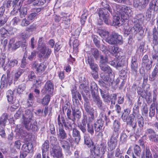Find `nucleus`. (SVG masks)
<instances>
[{
    "label": "nucleus",
    "mask_w": 158,
    "mask_h": 158,
    "mask_svg": "<svg viewBox=\"0 0 158 158\" xmlns=\"http://www.w3.org/2000/svg\"><path fill=\"white\" fill-rule=\"evenodd\" d=\"M117 99V95L116 94H112L109 95L104 102L107 103H115Z\"/></svg>",
    "instance_id": "nucleus-17"
},
{
    "label": "nucleus",
    "mask_w": 158,
    "mask_h": 158,
    "mask_svg": "<svg viewBox=\"0 0 158 158\" xmlns=\"http://www.w3.org/2000/svg\"><path fill=\"white\" fill-rule=\"evenodd\" d=\"M19 10L20 17L23 18L24 17L27 13V8L24 7L23 8H20Z\"/></svg>",
    "instance_id": "nucleus-56"
},
{
    "label": "nucleus",
    "mask_w": 158,
    "mask_h": 158,
    "mask_svg": "<svg viewBox=\"0 0 158 158\" xmlns=\"http://www.w3.org/2000/svg\"><path fill=\"white\" fill-rule=\"evenodd\" d=\"M58 137L60 139H64L67 137V134L64 130L63 127L58 128V132L57 134Z\"/></svg>",
    "instance_id": "nucleus-19"
},
{
    "label": "nucleus",
    "mask_w": 158,
    "mask_h": 158,
    "mask_svg": "<svg viewBox=\"0 0 158 158\" xmlns=\"http://www.w3.org/2000/svg\"><path fill=\"white\" fill-rule=\"evenodd\" d=\"M112 7L114 10L119 13L121 18L123 20L127 19L133 14V11L130 7H122L121 5L116 4H113Z\"/></svg>",
    "instance_id": "nucleus-1"
},
{
    "label": "nucleus",
    "mask_w": 158,
    "mask_h": 158,
    "mask_svg": "<svg viewBox=\"0 0 158 158\" xmlns=\"http://www.w3.org/2000/svg\"><path fill=\"white\" fill-rule=\"evenodd\" d=\"M32 120H23V123L25 128L28 130H31L34 131H38V126L37 125V122L35 121L32 123L31 121Z\"/></svg>",
    "instance_id": "nucleus-3"
},
{
    "label": "nucleus",
    "mask_w": 158,
    "mask_h": 158,
    "mask_svg": "<svg viewBox=\"0 0 158 158\" xmlns=\"http://www.w3.org/2000/svg\"><path fill=\"white\" fill-rule=\"evenodd\" d=\"M23 1L21 2L20 0H13L12 2L13 6H15V7H18L20 8L21 7V4Z\"/></svg>",
    "instance_id": "nucleus-58"
},
{
    "label": "nucleus",
    "mask_w": 158,
    "mask_h": 158,
    "mask_svg": "<svg viewBox=\"0 0 158 158\" xmlns=\"http://www.w3.org/2000/svg\"><path fill=\"white\" fill-rule=\"evenodd\" d=\"M33 115L31 110L28 109L25 111L24 114L23 115V120H32Z\"/></svg>",
    "instance_id": "nucleus-25"
},
{
    "label": "nucleus",
    "mask_w": 158,
    "mask_h": 158,
    "mask_svg": "<svg viewBox=\"0 0 158 158\" xmlns=\"http://www.w3.org/2000/svg\"><path fill=\"white\" fill-rule=\"evenodd\" d=\"M23 72V70L19 69L17 72L15 74L14 78V83L15 84H17L18 83V82L19 81V79L20 77Z\"/></svg>",
    "instance_id": "nucleus-24"
},
{
    "label": "nucleus",
    "mask_w": 158,
    "mask_h": 158,
    "mask_svg": "<svg viewBox=\"0 0 158 158\" xmlns=\"http://www.w3.org/2000/svg\"><path fill=\"white\" fill-rule=\"evenodd\" d=\"M139 63L137 58L135 56L132 57L131 64V71L134 76H136L138 72Z\"/></svg>",
    "instance_id": "nucleus-8"
},
{
    "label": "nucleus",
    "mask_w": 158,
    "mask_h": 158,
    "mask_svg": "<svg viewBox=\"0 0 158 158\" xmlns=\"http://www.w3.org/2000/svg\"><path fill=\"white\" fill-rule=\"evenodd\" d=\"M32 67L36 70L37 73L43 72L46 68V66L43 63H39L37 61H35L33 62Z\"/></svg>",
    "instance_id": "nucleus-9"
},
{
    "label": "nucleus",
    "mask_w": 158,
    "mask_h": 158,
    "mask_svg": "<svg viewBox=\"0 0 158 158\" xmlns=\"http://www.w3.org/2000/svg\"><path fill=\"white\" fill-rule=\"evenodd\" d=\"M1 89H2L3 88H6L8 86V83L7 82V81L6 80L5 77H4L3 75L1 79Z\"/></svg>",
    "instance_id": "nucleus-47"
},
{
    "label": "nucleus",
    "mask_w": 158,
    "mask_h": 158,
    "mask_svg": "<svg viewBox=\"0 0 158 158\" xmlns=\"http://www.w3.org/2000/svg\"><path fill=\"white\" fill-rule=\"evenodd\" d=\"M143 98H145L148 104L150 103L152 101V94L150 93H147L146 92L143 96Z\"/></svg>",
    "instance_id": "nucleus-45"
},
{
    "label": "nucleus",
    "mask_w": 158,
    "mask_h": 158,
    "mask_svg": "<svg viewBox=\"0 0 158 158\" xmlns=\"http://www.w3.org/2000/svg\"><path fill=\"white\" fill-rule=\"evenodd\" d=\"M26 56H25L24 55L21 60L20 66L22 68H26V65L27 64V63L26 61Z\"/></svg>",
    "instance_id": "nucleus-63"
},
{
    "label": "nucleus",
    "mask_w": 158,
    "mask_h": 158,
    "mask_svg": "<svg viewBox=\"0 0 158 158\" xmlns=\"http://www.w3.org/2000/svg\"><path fill=\"white\" fill-rule=\"evenodd\" d=\"M84 108L86 112L88 114L94 113L95 110L94 108L91 106L88 98H84Z\"/></svg>",
    "instance_id": "nucleus-10"
},
{
    "label": "nucleus",
    "mask_w": 158,
    "mask_h": 158,
    "mask_svg": "<svg viewBox=\"0 0 158 158\" xmlns=\"http://www.w3.org/2000/svg\"><path fill=\"white\" fill-rule=\"evenodd\" d=\"M106 41L111 45L116 44L117 41L115 40L114 32H113L110 36L107 37L106 39Z\"/></svg>",
    "instance_id": "nucleus-26"
},
{
    "label": "nucleus",
    "mask_w": 158,
    "mask_h": 158,
    "mask_svg": "<svg viewBox=\"0 0 158 158\" xmlns=\"http://www.w3.org/2000/svg\"><path fill=\"white\" fill-rule=\"evenodd\" d=\"M149 6L150 10H153L154 11L158 10V0H152Z\"/></svg>",
    "instance_id": "nucleus-23"
},
{
    "label": "nucleus",
    "mask_w": 158,
    "mask_h": 158,
    "mask_svg": "<svg viewBox=\"0 0 158 158\" xmlns=\"http://www.w3.org/2000/svg\"><path fill=\"white\" fill-rule=\"evenodd\" d=\"M120 121L118 120H115L113 123V130L116 131H120Z\"/></svg>",
    "instance_id": "nucleus-43"
},
{
    "label": "nucleus",
    "mask_w": 158,
    "mask_h": 158,
    "mask_svg": "<svg viewBox=\"0 0 158 158\" xmlns=\"http://www.w3.org/2000/svg\"><path fill=\"white\" fill-rule=\"evenodd\" d=\"M90 87L92 97L98 95V89L96 83L94 82L91 83Z\"/></svg>",
    "instance_id": "nucleus-21"
},
{
    "label": "nucleus",
    "mask_w": 158,
    "mask_h": 158,
    "mask_svg": "<svg viewBox=\"0 0 158 158\" xmlns=\"http://www.w3.org/2000/svg\"><path fill=\"white\" fill-rule=\"evenodd\" d=\"M26 85L24 83H22L19 85L17 89V92L19 94H20L25 89Z\"/></svg>",
    "instance_id": "nucleus-55"
},
{
    "label": "nucleus",
    "mask_w": 158,
    "mask_h": 158,
    "mask_svg": "<svg viewBox=\"0 0 158 158\" xmlns=\"http://www.w3.org/2000/svg\"><path fill=\"white\" fill-rule=\"evenodd\" d=\"M149 139L155 143H158V135L156 133L152 135L148 136Z\"/></svg>",
    "instance_id": "nucleus-52"
},
{
    "label": "nucleus",
    "mask_w": 158,
    "mask_h": 158,
    "mask_svg": "<svg viewBox=\"0 0 158 158\" xmlns=\"http://www.w3.org/2000/svg\"><path fill=\"white\" fill-rule=\"evenodd\" d=\"M90 116L88 117L86 115H84L83 116V119H85L86 122V123L90 124V123L92 122L94 119V113L89 114Z\"/></svg>",
    "instance_id": "nucleus-27"
},
{
    "label": "nucleus",
    "mask_w": 158,
    "mask_h": 158,
    "mask_svg": "<svg viewBox=\"0 0 158 158\" xmlns=\"http://www.w3.org/2000/svg\"><path fill=\"white\" fill-rule=\"evenodd\" d=\"M6 80L9 85L12 83L13 77L10 73V70L8 69L6 71Z\"/></svg>",
    "instance_id": "nucleus-34"
},
{
    "label": "nucleus",
    "mask_w": 158,
    "mask_h": 158,
    "mask_svg": "<svg viewBox=\"0 0 158 158\" xmlns=\"http://www.w3.org/2000/svg\"><path fill=\"white\" fill-rule=\"evenodd\" d=\"M108 51L112 54H117L119 52L118 47L117 45H111L109 46Z\"/></svg>",
    "instance_id": "nucleus-31"
},
{
    "label": "nucleus",
    "mask_w": 158,
    "mask_h": 158,
    "mask_svg": "<svg viewBox=\"0 0 158 158\" xmlns=\"http://www.w3.org/2000/svg\"><path fill=\"white\" fill-rule=\"evenodd\" d=\"M100 67L102 70L110 74L111 73L112 70L110 68L104 64H100Z\"/></svg>",
    "instance_id": "nucleus-32"
},
{
    "label": "nucleus",
    "mask_w": 158,
    "mask_h": 158,
    "mask_svg": "<svg viewBox=\"0 0 158 158\" xmlns=\"http://www.w3.org/2000/svg\"><path fill=\"white\" fill-rule=\"evenodd\" d=\"M86 122L85 120V119H82L81 121V123L78 126V127L83 133H85L86 132Z\"/></svg>",
    "instance_id": "nucleus-29"
},
{
    "label": "nucleus",
    "mask_w": 158,
    "mask_h": 158,
    "mask_svg": "<svg viewBox=\"0 0 158 158\" xmlns=\"http://www.w3.org/2000/svg\"><path fill=\"white\" fill-rule=\"evenodd\" d=\"M91 53L94 58L96 60H97L99 58V57L101 55L98 50L97 49L95 48L92 49Z\"/></svg>",
    "instance_id": "nucleus-40"
},
{
    "label": "nucleus",
    "mask_w": 158,
    "mask_h": 158,
    "mask_svg": "<svg viewBox=\"0 0 158 158\" xmlns=\"http://www.w3.org/2000/svg\"><path fill=\"white\" fill-rule=\"evenodd\" d=\"M6 97L9 102H12L14 99L13 91L11 90H8L6 93Z\"/></svg>",
    "instance_id": "nucleus-42"
},
{
    "label": "nucleus",
    "mask_w": 158,
    "mask_h": 158,
    "mask_svg": "<svg viewBox=\"0 0 158 158\" xmlns=\"http://www.w3.org/2000/svg\"><path fill=\"white\" fill-rule=\"evenodd\" d=\"M115 40L117 41L116 44H121L123 43V40L122 36L114 32Z\"/></svg>",
    "instance_id": "nucleus-37"
},
{
    "label": "nucleus",
    "mask_w": 158,
    "mask_h": 158,
    "mask_svg": "<svg viewBox=\"0 0 158 158\" xmlns=\"http://www.w3.org/2000/svg\"><path fill=\"white\" fill-rule=\"evenodd\" d=\"M124 20L121 18L119 13L117 12V15L113 16L112 24L113 26L119 27L122 25Z\"/></svg>",
    "instance_id": "nucleus-12"
},
{
    "label": "nucleus",
    "mask_w": 158,
    "mask_h": 158,
    "mask_svg": "<svg viewBox=\"0 0 158 158\" xmlns=\"http://www.w3.org/2000/svg\"><path fill=\"white\" fill-rule=\"evenodd\" d=\"M144 45L145 43L144 42H142L140 43L139 48L140 52H141L142 54L144 53L147 51L146 49L144 48Z\"/></svg>",
    "instance_id": "nucleus-64"
},
{
    "label": "nucleus",
    "mask_w": 158,
    "mask_h": 158,
    "mask_svg": "<svg viewBox=\"0 0 158 158\" xmlns=\"http://www.w3.org/2000/svg\"><path fill=\"white\" fill-rule=\"evenodd\" d=\"M104 122L101 119L98 120L94 124L95 131L98 132L102 131Z\"/></svg>",
    "instance_id": "nucleus-16"
},
{
    "label": "nucleus",
    "mask_w": 158,
    "mask_h": 158,
    "mask_svg": "<svg viewBox=\"0 0 158 158\" xmlns=\"http://www.w3.org/2000/svg\"><path fill=\"white\" fill-rule=\"evenodd\" d=\"M30 152L29 149H22L20 151V155L19 157L20 158H25L27 156V154Z\"/></svg>",
    "instance_id": "nucleus-50"
},
{
    "label": "nucleus",
    "mask_w": 158,
    "mask_h": 158,
    "mask_svg": "<svg viewBox=\"0 0 158 158\" xmlns=\"http://www.w3.org/2000/svg\"><path fill=\"white\" fill-rule=\"evenodd\" d=\"M72 96L73 99L78 98L80 100L81 99V97L80 94L76 89H73L72 91Z\"/></svg>",
    "instance_id": "nucleus-39"
},
{
    "label": "nucleus",
    "mask_w": 158,
    "mask_h": 158,
    "mask_svg": "<svg viewBox=\"0 0 158 158\" xmlns=\"http://www.w3.org/2000/svg\"><path fill=\"white\" fill-rule=\"evenodd\" d=\"M7 19L6 15H0V27L5 24L7 20Z\"/></svg>",
    "instance_id": "nucleus-46"
},
{
    "label": "nucleus",
    "mask_w": 158,
    "mask_h": 158,
    "mask_svg": "<svg viewBox=\"0 0 158 158\" xmlns=\"http://www.w3.org/2000/svg\"><path fill=\"white\" fill-rule=\"evenodd\" d=\"M36 78V76L34 72L32 71H30L28 76V79L29 81H33L35 80Z\"/></svg>",
    "instance_id": "nucleus-54"
},
{
    "label": "nucleus",
    "mask_w": 158,
    "mask_h": 158,
    "mask_svg": "<svg viewBox=\"0 0 158 158\" xmlns=\"http://www.w3.org/2000/svg\"><path fill=\"white\" fill-rule=\"evenodd\" d=\"M61 119L65 129L68 131L69 132V135H70V132L72 130L73 128V127L75 125L73 119H66L65 120L63 117H61Z\"/></svg>",
    "instance_id": "nucleus-4"
},
{
    "label": "nucleus",
    "mask_w": 158,
    "mask_h": 158,
    "mask_svg": "<svg viewBox=\"0 0 158 158\" xmlns=\"http://www.w3.org/2000/svg\"><path fill=\"white\" fill-rule=\"evenodd\" d=\"M98 33L101 37H105L108 36L109 34V32L106 31L105 30L98 29Z\"/></svg>",
    "instance_id": "nucleus-51"
},
{
    "label": "nucleus",
    "mask_w": 158,
    "mask_h": 158,
    "mask_svg": "<svg viewBox=\"0 0 158 158\" xmlns=\"http://www.w3.org/2000/svg\"><path fill=\"white\" fill-rule=\"evenodd\" d=\"M117 144V140L110 138L108 142V146L110 148H115Z\"/></svg>",
    "instance_id": "nucleus-44"
},
{
    "label": "nucleus",
    "mask_w": 158,
    "mask_h": 158,
    "mask_svg": "<svg viewBox=\"0 0 158 158\" xmlns=\"http://www.w3.org/2000/svg\"><path fill=\"white\" fill-rule=\"evenodd\" d=\"M135 116L133 114H130V116L125 122L127 125L131 127L134 129H135L137 127V121L134 119Z\"/></svg>",
    "instance_id": "nucleus-11"
},
{
    "label": "nucleus",
    "mask_w": 158,
    "mask_h": 158,
    "mask_svg": "<svg viewBox=\"0 0 158 158\" xmlns=\"http://www.w3.org/2000/svg\"><path fill=\"white\" fill-rule=\"evenodd\" d=\"M131 112V110L129 108L125 109L121 117L123 121L124 122L127 121L130 116L129 115Z\"/></svg>",
    "instance_id": "nucleus-22"
},
{
    "label": "nucleus",
    "mask_w": 158,
    "mask_h": 158,
    "mask_svg": "<svg viewBox=\"0 0 158 158\" xmlns=\"http://www.w3.org/2000/svg\"><path fill=\"white\" fill-rule=\"evenodd\" d=\"M51 154L54 157L58 158H63L61 151L60 149H52L50 152Z\"/></svg>",
    "instance_id": "nucleus-20"
},
{
    "label": "nucleus",
    "mask_w": 158,
    "mask_h": 158,
    "mask_svg": "<svg viewBox=\"0 0 158 158\" xmlns=\"http://www.w3.org/2000/svg\"><path fill=\"white\" fill-rule=\"evenodd\" d=\"M72 130V136L74 137L75 141L76 143H78L81 139L80 132L75 127H74Z\"/></svg>",
    "instance_id": "nucleus-18"
},
{
    "label": "nucleus",
    "mask_w": 158,
    "mask_h": 158,
    "mask_svg": "<svg viewBox=\"0 0 158 158\" xmlns=\"http://www.w3.org/2000/svg\"><path fill=\"white\" fill-rule=\"evenodd\" d=\"M38 50L39 52L38 57L40 60L42 59H48L52 52L51 50L49 48V47L46 46V45L44 46L43 48H42Z\"/></svg>",
    "instance_id": "nucleus-2"
},
{
    "label": "nucleus",
    "mask_w": 158,
    "mask_h": 158,
    "mask_svg": "<svg viewBox=\"0 0 158 158\" xmlns=\"http://www.w3.org/2000/svg\"><path fill=\"white\" fill-rule=\"evenodd\" d=\"M149 139L155 143H158V135L156 133L152 135L148 136Z\"/></svg>",
    "instance_id": "nucleus-53"
},
{
    "label": "nucleus",
    "mask_w": 158,
    "mask_h": 158,
    "mask_svg": "<svg viewBox=\"0 0 158 158\" xmlns=\"http://www.w3.org/2000/svg\"><path fill=\"white\" fill-rule=\"evenodd\" d=\"M98 147L95 145L94 143L92 142V148H96V147L98 148H106V143H101L100 144H98Z\"/></svg>",
    "instance_id": "nucleus-60"
},
{
    "label": "nucleus",
    "mask_w": 158,
    "mask_h": 158,
    "mask_svg": "<svg viewBox=\"0 0 158 158\" xmlns=\"http://www.w3.org/2000/svg\"><path fill=\"white\" fill-rule=\"evenodd\" d=\"M149 2L148 0H134L133 6L139 10L145 8Z\"/></svg>",
    "instance_id": "nucleus-6"
},
{
    "label": "nucleus",
    "mask_w": 158,
    "mask_h": 158,
    "mask_svg": "<svg viewBox=\"0 0 158 158\" xmlns=\"http://www.w3.org/2000/svg\"><path fill=\"white\" fill-rule=\"evenodd\" d=\"M92 97L93 101L95 103L98 108L101 110H103V104L99 95H95Z\"/></svg>",
    "instance_id": "nucleus-13"
},
{
    "label": "nucleus",
    "mask_w": 158,
    "mask_h": 158,
    "mask_svg": "<svg viewBox=\"0 0 158 158\" xmlns=\"http://www.w3.org/2000/svg\"><path fill=\"white\" fill-rule=\"evenodd\" d=\"M6 57L5 54H2L1 55L0 58V66L3 68L4 70L5 69L4 63L5 61Z\"/></svg>",
    "instance_id": "nucleus-49"
},
{
    "label": "nucleus",
    "mask_w": 158,
    "mask_h": 158,
    "mask_svg": "<svg viewBox=\"0 0 158 158\" xmlns=\"http://www.w3.org/2000/svg\"><path fill=\"white\" fill-rule=\"evenodd\" d=\"M50 100V96L48 94H47L42 99L41 103L44 105H47Z\"/></svg>",
    "instance_id": "nucleus-36"
},
{
    "label": "nucleus",
    "mask_w": 158,
    "mask_h": 158,
    "mask_svg": "<svg viewBox=\"0 0 158 158\" xmlns=\"http://www.w3.org/2000/svg\"><path fill=\"white\" fill-rule=\"evenodd\" d=\"M158 32L156 30V27H154L152 31L153 44H154V48H156L158 49Z\"/></svg>",
    "instance_id": "nucleus-15"
},
{
    "label": "nucleus",
    "mask_w": 158,
    "mask_h": 158,
    "mask_svg": "<svg viewBox=\"0 0 158 158\" xmlns=\"http://www.w3.org/2000/svg\"><path fill=\"white\" fill-rule=\"evenodd\" d=\"M8 119V115L6 113H4L1 116L0 118V125L5 127Z\"/></svg>",
    "instance_id": "nucleus-28"
},
{
    "label": "nucleus",
    "mask_w": 158,
    "mask_h": 158,
    "mask_svg": "<svg viewBox=\"0 0 158 158\" xmlns=\"http://www.w3.org/2000/svg\"><path fill=\"white\" fill-rule=\"evenodd\" d=\"M100 91L101 96L103 100V101L104 102L109 94L107 93L106 90L104 89H100Z\"/></svg>",
    "instance_id": "nucleus-57"
},
{
    "label": "nucleus",
    "mask_w": 158,
    "mask_h": 158,
    "mask_svg": "<svg viewBox=\"0 0 158 158\" xmlns=\"http://www.w3.org/2000/svg\"><path fill=\"white\" fill-rule=\"evenodd\" d=\"M44 88L46 93L52 94L54 89L53 85L50 81H47L46 83Z\"/></svg>",
    "instance_id": "nucleus-14"
},
{
    "label": "nucleus",
    "mask_w": 158,
    "mask_h": 158,
    "mask_svg": "<svg viewBox=\"0 0 158 158\" xmlns=\"http://www.w3.org/2000/svg\"><path fill=\"white\" fill-rule=\"evenodd\" d=\"M143 31L140 26H134L131 28H130L128 30H125V33L127 35L131 34L132 36H135L137 33L140 35L143 34Z\"/></svg>",
    "instance_id": "nucleus-5"
},
{
    "label": "nucleus",
    "mask_w": 158,
    "mask_h": 158,
    "mask_svg": "<svg viewBox=\"0 0 158 158\" xmlns=\"http://www.w3.org/2000/svg\"><path fill=\"white\" fill-rule=\"evenodd\" d=\"M120 76L121 78L123 80L125 79L127 76V71L125 69H123L120 71Z\"/></svg>",
    "instance_id": "nucleus-62"
},
{
    "label": "nucleus",
    "mask_w": 158,
    "mask_h": 158,
    "mask_svg": "<svg viewBox=\"0 0 158 158\" xmlns=\"http://www.w3.org/2000/svg\"><path fill=\"white\" fill-rule=\"evenodd\" d=\"M12 102V105L10 108V110L12 111H14L16 109H17L19 106V103L18 100L13 101Z\"/></svg>",
    "instance_id": "nucleus-38"
},
{
    "label": "nucleus",
    "mask_w": 158,
    "mask_h": 158,
    "mask_svg": "<svg viewBox=\"0 0 158 158\" xmlns=\"http://www.w3.org/2000/svg\"><path fill=\"white\" fill-rule=\"evenodd\" d=\"M87 62L89 64L90 68L92 70V71H98V66L97 64L94 63L91 59L88 58Z\"/></svg>",
    "instance_id": "nucleus-33"
},
{
    "label": "nucleus",
    "mask_w": 158,
    "mask_h": 158,
    "mask_svg": "<svg viewBox=\"0 0 158 158\" xmlns=\"http://www.w3.org/2000/svg\"><path fill=\"white\" fill-rule=\"evenodd\" d=\"M8 31L4 28H1L0 29V36L6 38L7 36Z\"/></svg>",
    "instance_id": "nucleus-61"
},
{
    "label": "nucleus",
    "mask_w": 158,
    "mask_h": 158,
    "mask_svg": "<svg viewBox=\"0 0 158 158\" xmlns=\"http://www.w3.org/2000/svg\"><path fill=\"white\" fill-rule=\"evenodd\" d=\"M127 136L125 133H122L120 137V143H125L127 140Z\"/></svg>",
    "instance_id": "nucleus-59"
},
{
    "label": "nucleus",
    "mask_w": 158,
    "mask_h": 158,
    "mask_svg": "<svg viewBox=\"0 0 158 158\" xmlns=\"http://www.w3.org/2000/svg\"><path fill=\"white\" fill-rule=\"evenodd\" d=\"M18 61L15 59H12L8 60V66L10 68L18 66Z\"/></svg>",
    "instance_id": "nucleus-35"
},
{
    "label": "nucleus",
    "mask_w": 158,
    "mask_h": 158,
    "mask_svg": "<svg viewBox=\"0 0 158 158\" xmlns=\"http://www.w3.org/2000/svg\"><path fill=\"white\" fill-rule=\"evenodd\" d=\"M158 72V63L155 66L153 71L152 72V75L149 77V80L151 81H153L156 79V76Z\"/></svg>",
    "instance_id": "nucleus-30"
},
{
    "label": "nucleus",
    "mask_w": 158,
    "mask_h": 158,
    "mask_svg": "<svg viewBox=\"0 0 158 158\" xmlns=\"http://www.w3.org/2000/svg\"><path fill=\"white\" fill-rule=\"evenodd\" d=\"M137 122L139 127L143 128L144 125V121L143 118L141 115L137 116Z\"/></svg>",
    "instance_id": "nucleus-48"
},
{
    "label": "nucleus",
    "mask_w": 158,
    "mask_h": 158,
    "mask_svg": "<svg viewBox=\"0 0 158 158\" xmlns=\"http://www.w3.org/2000/svg\"><path fill=\"white\" fill-rule=\"evenodd\" d=\"M98 14L100 18H102L106 24H108L110 22L109 14L107 10L104 9H99Z\"/></svg>",
    "instance_id": "nucleus-7"
},
{
    "label": "nucleus",
    "mask_w": 158,
    "mask_h": 158,
    "mask_svg": "<svg viewBox=\"0 0 158 158\" xmlns=\"http://www.w3.org/2000/svg\"><path fill=\"white\" fill-rule=\"evenodd\" d=\"M44 38L43 37H40L39 38V39L38 42V47L37 49L38 50L40 48H43L46 45L45 43H44Z\"/></svg>",
    "instance_id": "nucleus-41"
}]
</instances>
